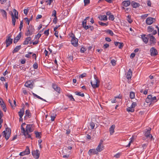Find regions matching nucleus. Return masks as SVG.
Here are the masks:
<instances>
[{"instance_id":"1","label":"nucleus","mask_w":159,"mask_h":159,"mask_svg":"<svg viewBox=\"0 0 159 159\" xmlns=\"http://www.w3.org/2000/svg\"><path fill=\"white\" fill-rule=\"evenodd\" d=\"M25 125V123H22L21 126V132L26 137L30 138L31 136L29 133L33 131L34 129L33 127V125L31 124H28L27 125L26 128V130L24 128L23 126Z\"/></svg>"},{"instance_id":"2","label":"nucleus","mask_w":159,"mask_h":159,"mask_svg":"<svg viewBox=\"0 0 159 159\" xmlns=\"http://www.w3.org/2000/svg\"><path fill=\"white\" fill-rule=\"evenodd\" d=\"M100 81L96 75H94V80L91 82L92 87L94 89L98 87L99 85Z\"/></svg>"},{"instance_id":"3","label":"nucleus","mask_w":159,"mask_h":159,"mask_svg":"<svg viewBox=\"0 0 159 159\" xmlns=\"http://www.w3.org/2000/svg\"><path fill=\"white\" fill-rule=\"evenodd\" d=\"M145 101L147 103H150V104H151L157 102V100L156 96L152 97V95H148Z\"/></svg>"},{"instance_id":"4","label":"nucleus","mask_w":159,"mask_h":159,"mask_svg":"<svg viewBox=\"0 0 159 159\" xmlns=\"http://www.w3.org/2000/svg\"><path fill=\"white\" fill-rule=\"evenodd\" d=\"M34 26L30 25L27 27V30L25 33L26 36H31L34 33Z\"/></svg>"},{"instance_id":"5","label":"nucleus","mask_w":159,"mask_h":159,"mask_svg":"<svg viewBox=\"0 0 159 159\" xmlns=\"http://www.w3.org/2000/svg\"><path fill=\"white\" fill-rule=\"evenodd\" d=\"M13 12L14 14H13V13H11L12 23L14 26H15L16 21V19H17L18 18V12L15 9H14L13 10Z\"/></svg>"},{"instance_id":"6","label":"nucleus","mask_w":159,"mask_h":159,"mask_svg":"<svg viewBox=\"0 0 159 159\" xmlns=\"http://www.w3.org/2000/svg\"><path fill=\"white\" fill-rule=\"evenodd\" d=\"M11 130L8 128H6V130H4L2 133L3 137H5L6 140H7L10 137L11 134Z\"/></svg>"},{"instance_id":"7","label":"nucleus","mask_w":159,"mask_h":159,"mask_svg":"<svg viewBox=\"0 0 159 159\" xmlns=\"http://www.w3.org/2000/svg\"><path fill=\"white\" fill-rule=\"evenodd\" d=\"M72 38L71 43L75 47H77L78 45V39L75 38V35L71 33L70 36Z\"/></svg>"},{"instance_id":"8","label":"nucleus","mask_w":159,"mask_h":159,"mask_svg":"<svg viewBox=\"0 0 159 159\" xmlns=\"http://www.w3.org/2000/svg\"><path fill=\"white\" fill-rule=\"evenodd\" d=\"M152 34H148L147 36L149 38L150 45L152 46L155 44L156 42V39Z\"/></svg>"},{"instance_id":"9","label":"nucleus","mask_w":159,"mask_h":159,"mask_svg":"<svg viewBox=\"0 0 159 159\" xmlns=\"http://www.w3.org/2000/svg\"><path fill=\"white\" fill-rule=\"evenodd\" d=\"M11 35L9 34L7 36V39L6 40V47H7L12 43L13 39L11 38Z\"/></svg>"},{"instance_id":"10","label":"nucleus","mask_w":159,"mask_h":159,"mask_svg":"<svg viewBox=\"0 0 159 159\" xmlns=\"http://www.w3.org/2000/svg\"><path fill=\"white\" fill-rule=\"evenodd\" d=\"M156 20L155 19L151 17H148L146 20V22L147 25H151Z\"/></svg>"},{"instance_id":"11","label":"nucleus","mask_w":159,"mask_h":159,"mask_svg":"<svg viewBox=\"0 0 159 159\" xmlns=\"http://www.w3.org/2000/svg\"><path fill=\"white\" fill-rule=\"evenodd\" d=\"M151 55L152 57H155L158 54L157 49L154 47H152L150 49Z\"/></svg>"},{"instance_id":"12","label":"nucleus","mask_w":159,"mask_h":159,"mask_svg":"<svg viewBox=\"0 0 159 159\" xmlns=\"http://www.w3.org/2000/svg\"><path fill=\"white\" fill-rule=\"evenodd\" d=\"M147 31L149 33H152V35H155L157 33L156 30H154V28L152 26H148L147 29Z\"/></svg>"},{"instance_id":"13","label":"nucleus","mask_w":159,"mask_h":159,"mask_svg":"<svg viewBox=\"0 0 159 159\" xmlns=\"http://www.w3.org/2000/svg\"><path fill=\"white\" fill-rule=\"evenodd\" d=\"M32 154L34 157L36 159L39 158V152L38 150L32 152Z\"/></svg>"},{"instance_id":"14","label":"nucleus","mask_w":159,"mask_h":159,"mask_svg":"<svg viewBox=\"0 0 159 159\" xmlns=\"http://www.w3.org/2000/svg\"><path fill=\"white\" fill-rule=\"evenodd\" d=\"M33 83L31 80L27 81L25 84V86L27 87L32 89L33 87Z\"/></svg>"},{"instance_id":"15","label":"nucleus","mask_w":159,"mask_h":159,"mask_svg":"<svg viewBox=\"0 0 159 159\" xmlns=\"http://www.w3.org/2000/svg\"><path fill=\"white\" fill-rule=\"evenodd\" d=\"M98 153V152L96 149H90L89 151L88 152V153L89 155L93 154H97Z\"/></svg>"},{"instance_id":"16","label":"nucleus","mask_w":159,"mask_h":159,"mask_svg":"<svg viewBox=\"0 0 159 159\" xmlns=\"http://www.w3.org/2000/svg\"><path fill=\"white\" fill-rule=\"evenodd\" d=\"M31 114L30 113V111L29 110H26L25 111V119H27L30 118L31 116Z\"/></svg>"},{"instance_id":"17","label":"nucleus","mask_w":159,"mask_h":159,"mask_svg":"<svg viewBox=\"0 0 159 159\" xmlns=\"http://www.w3.org/2000/svg\"><path fill=\"white\" fill-rule=\"evenodd\" d=\"M52 87L55 91L59 93H60V89L57 84H53L52 85Z\"/></svg>"},{"instance_id":"18","label":"nucleus","mask_w":159,"mask_h":159,"mask_svg":"<svg viewBox=\"0 0 159 159\" xmlns=\"http://www.w3.org/2000/svg\"><path fill=\"white\" fill-rule=\"evenodd\" d=\"M21 33L20 32L14 38V43H16L21 37Z\"/></svg>"},{"instance_id":"19","label":"nucleus","mask_w":159,"mask_h":159,"mask_svg":"<svg viewBox=\"0 0 159 159\" xmlns=\"http://www.w3.org/2000/svg\"><path fill=\"white\" fill-rule=\"evenodd\" d=\"M0 12L3 18L6 19H7V13L3 9H0Z\"/></svg>"},{"instance_id":"20","label":"nucleus","mask_w":159,"mask_h":159,"mask_svg":"<svg viewBox=\"0 0 159 159\" xmlns=\"http://www.w3.org/2000/svg\"><path fill=\"white\" fill-rule=\"evenodd\" d=\"M150 130H148L145 133V135L147 138L152 139L153 137L152 135L150 134Z\"/></svg>"},{"instance_id":"21","label":"nucleus","mask_w":159,"mask_h":159,"mask_svg":"<svg viewBox=\"0 0 159 159\" xmlns=\"http://www.w3.org/2000/svg\"><path fill=\"white\" fill-rule=\"evenodd\" d=\"M132 72L131 69H130L129 70L126 76L127 78L129 80L132 77Z\"/></svg>"},{"instance_id":"22","label":"nucleus","mask_w":159,"mask_h":159,"mask_svg":"<svg viewBox=\"0 0 159 159\" xmlns=\"http://www.w3.org/2000/svg\"><path fill=\"white\" fill-rule=\"evenodd\" d=\"M145 34H143L141 35V38L142 39H143V42L145 43H147L148 41V37H146Z\"/></svg>"},{"instance_id":"23","label":"nucleus","mask_w":159,"mask_h":159,"mask_svg":"<svg viewBox=\"0 0 159 159\" xmlns=\"http://www.w3.org/2000/svg\"><path fill=\"white\" fill-rule=\"evenodd\" d=\"M131 5L133 8H136L139 7L140 5L138 2H136L134 1H132L131 2Z\"/></svg>"},{"instance_id":"24","label":"nucleus","mask_w":159,"mask_h":159,"mask_svg":"<svg viewBox=\"0 0 159 159\" xmlns=\"http://www.w3.org/2000/svg\"><path fill=\"white\" fill-rule=\"evenodd\" d=\"M31 40V38L30 37H28L26 38L25 41L24 42L23 44L24 45H26L29 43V42Z\"/></svg>"},{"instance_id":"25","label":"nucleus","mask_w":159,"mask_h":159,"mask_svg":"<svg viewBox=\"0 0 159 159\" xmlns=\"http://www.w3.org/2000/svg\"><path fill=\"white\" fill-rule=\"evenodd\" d=\"M123 6L125 7L129 6L130 4V2L129 0L125 1L122 3Z\"/></svg>"},{"instance_id":"26","label":"nucleus","mask_w":159,"mask_h":159,"mask_svg":"<svg viewBox=\"0 0 159 159\" xmlns=\"http://www.w3.org/2000/svg\"><path fill=\"white\" fill-rule=\"evenodd\" d=\"M24 109L22 108L21 109L20 111L18 112L20 118H21L24 113Z\"/></svg>"},{"instance_id":"27","label":"nucleus","mask_w":159,"mask_h":159,"mask_svg":"<svg viewBox=\"0 0 159 159\" xmlns=\"http://www.w3.org/2000/svg\"><path fill=\"white\" fill-rule=\"evenodd\" d=\"M104 146L103 145H101L100 144H98V146L96 148V150L98 151V152H100L103 149Z\"/></svg>"},{"instance_id":"28","label":"nucleus","mask_w":159,"mask_h":159,"mask_svg":"<svg viewBox=\"0 0 159 159\" xmlns=\"http://www.w3.org/2000/svg\"><path fill=\"white\" fill-rule=\"evenodd\" d=\"M115 126V125H112L109 129V131L111 135L114 132V129Z\"/></svg>"},{"instance_id":"29","label":"nucleus","mask_w":159,"mask_h":159,"mask_svg":"<svg viewBox=\"0 0 159 159\" xmlns=\"http://www.w3.org/2000/svg\"><path fill=\"white\" fill-rule=\"evenodd\" d=\"M21 48V46L19 45L16 46L14 48V50L13 51V53H14L17 52Z\"/></svg>"},{"instance_id":"30","label":"nucleus","mask_w":159,"mask_h":159,"mask_svg":"<svg viewBox=\"0 0 159 159\" xmlns=\"http://www.w3.org/2000/svg\"><path fill=\"white\" fill-rule=\"evenodd\" d=\"M99 19L101 20L104 21L107 20V16L105 15H102L99 17Z\"/></svg>"},{"instance_id":"31","label":"nucleus","mask_w":159,"mask_h":159,"mask_svg":"<svg viewBox=\"0 0 159 159\" xmlns=\"http://www.w3.org/2000/svg\"><path fill=\"white\" fill-rule=\"evenodd\" d=\"M127 20L130 24L133 22V20L131 19V16L130 15H128L127 17Z\"/></svg>"},{"instance_id":"32","label":"nucleus","mask_w":159,"mask_h":159,"mask_svg":"<svg viewBox=\"0 0 159 159\" xmlns=\"http://www.w3.org/2000/svg\"><path fill=\"white\" fill-rule=\"evenodd\" d=\"M126 110L127 111L131 112H133L134 111V109L133 107H132L131 106L127 108Z\"/></svg>"},{"instance_id":"33","label":"nucleus","mask_w":159,"mask_h":159,"mask_svg":"<svg viewBox=\"0 0 159 159\" xmlns=\"http://www.w3.org/2000/svg\"><path fill=\"white\" fill-rule=\"evenodd\" d=\"M107 33L110 34L111 36H113L114 35V33L113 32L110 30H107L105 31Z\"/></svg>"},{"instance_id":"34","label":"nucleus","mask_w":159,"mask_h":159,"mask_svg":"<svg viewBox=\"0 0 159 159\" xmlns=\"http://www.w3.org/2000/svg\"><path fill=\"white\" fill-rule=\"evenodd\" d=\"M26 155H28L30 153V150L28 147H27L25 150L24 151Z\"/></svg>"},{"instance_id":"35","label":"nucleus","mask_w":159,"mask_h":159,"mask_svg":"<svg viewBox=\"0 0 159 159\" xmlns=\"http://www.w3.org/2000/svg\"><path fill=\"white\" fill-rule=\"evenodd\" d=\"M130 140L129 141L128 144L126 146V147H130L131 143H132L134 141V139L133 137H132L130 139Z\"/></svg>"},{"instance_id":"36","label":"nucleus","mask_w":159,"mask_h":159,"mask_svg":"<svg viewBox=\"0 0 159 159\" xmlns=\"http://www.w3.org/2000/svg\"><path fill=\"white\" fill-rule=\"evenodd\" d=\"M98 23L100 25L102 26H107L108 25V22H107L106 23H104L102 22L99 21Z\"/></svg>"},{"instance_id":"37","label":"nucleus","mask_w":159,"mask_h":159,"mask_svg":"<svg viewBox=\"0 0 159 159\" xmlns=\"http://www.w3.org/2000/svg\"><path fill=\"white\" fill-rule=\"evenodd\" d=\"M75 94L76 95L80 96L82 97H84V93H81L80 92H75Z\"/></svg>"},{"instance_id":"38","label":"nucleus","mask_w":159,"mask_h":159,"mask_svg":"<svg viewBox=\"0 0 159 159\" xmlns=\"http://www.w3.org/2000/svg\"><path fill=\"white\" fill-rule=\"evenodd\" d=\"M129 97L131 99H133L135 98L134 93L133 92L130 93Z\"/></svg>"},{"instance_id":"39","label":"nucleus","mask_w":159,"mask_h":159,"mask_svg":"<svg viewBox=\"0 0 159 159\" xmlns=\"http://www.w3.org/2000/svg\"><path fill=\"white\" fill-rule=\"evenodd\" d=\"M67 96L70 99V100L71 101H75V99L73 98L72 95L71 94H68Z\"/></svg>"},{"instance_id":"40","label":"nucleus","mask_w":159,"mask_h":159,"mask_svg":"<svg viewBox=\"0 0 159 159\" xmlns=\"http://www.w3.org/2000/svg\"><path fill=\"white\" fill-rule=\"evenodd\" d=\"M35 134L36 135V138H40L41 137L40 136V132H35Z\"/></svg>"},{"instance_id":"41","label":"nucleus","mask_w":159,"mask_h":159,"mask_svg":"<svg viewBox=\"0 0 159 159\" xmlns=\"http://www.w3.org/2000/svg\"><path fill=\"white\" fill-rule=\"evenodd\" d=\"M108 19L110 20L113 21L114 20L115 18L113 15L111 14L109 16Z\"/></svg>"},{"instance_id":"42","label":"nucleus","mask_w":159,"mask_h":159,"mask_svg":"<svg viewBox=\"0 0 159 159\" xmlns=\"http://www.w3.org/2000/svg\"><path fill=\"white\" fill-rule=\"evenodd\" d=\"M90 126L91 128L92 129H93L95 126L94 123L93 122H91L90 123Z\"/></svg>"},{"instance_id":"43","label":"nucleus","mask_w":159,"mask_h":159,"mask_svg":"<svg viewBox=\"0 0 159 159\" xmlns=\"http://www.w3.org/2000/svg\"><path fill=\"white\" fill-rule=\"evenodd\" d=\"M33 67L35 69H36L38 68V65L37 62H35L34 64L33 65Z\"/></svg>"},{"instance_id":"44","label":"nucleus","mask_w":159,"mask_h":159,"mask_svg":"<svg viewBox=\"0 0 159 159\" xmlns=\"http://www.w3.org/2000/svg\"><path fill=\"white\" fill-rule=\"evenodd\" d=\"M57 12L55 10H53L52 12V16H54L55 17H57Z\"/></svg>"},{"instance_id":"45","label":"nucleus","mask_w":159,"mask_h":159,"mask_svg":"<svg viewBox=\"0 0 159 159\" xmlns=\"http://www.w3.org/2000/svg\"><path fill=\"white\" fill-rule=\"evenodd\" d=\"M111 63L113 66H115L116 64V61L114 59H112L111 61Z\"/></svg>"},{"instance_id":"46","label":"nucleus","mask_w":159,"mask_h":159,"mask_svg":"<svg viewBox=\"0 0 159 159\" xmlns=\"http://www.w3.org/2000/svg\"><path fill=\"white\" fill-rule=\"evenodd\" d=\"M124 46V44L123 43H119L118 45V47L119 48L121 49Z\"/></svg>"},{"instance_id":"47","label":"nucleus","mask_w":159,"mask_h":159,"mask_svg":"<svg viewBox=\"0 0 159 159\" xmlns=\"http://www.w3.org/2000/svg\"><path fill=\"white\" fill-rule=\"evenodd\" d=\"M90 2V0H84V6H86V5L89 4Z\"/></svg>"},{"instance_id":"48","label":"nucleus","mask_w":159,"mask_h":159,"mask_svg":"<svg viewBox=\"0 0 159 159\" xmlns=\"http://www.w3.org/2000/svg\"><path fill=\"white\" fill-rule=\"evenodd\" d=\"M44 33L46 36H48L49 34V29H48V30H45L44 32Z\"/></svg>"},{"instance_id":"49","label":"nucleus","mask_w":159,"mask_h":159,"mask_svg":"<svg viewBox=\"0 0 159 159\" xmlns=\"http://www.w3.org/2000/svg\"><path fill=\"white\" fill-rule=\"evenodd\" d=\"M57 17H55L53 20V22L54 23L56 24L57 23Z\"/></svg>"},{"instance_id":"50","label":"nucleus","mask_w":159,"mask_h":159,"mask_svg":"<svg viewBox=\"0 0 159 159\" xmlns=\"http://www.w3.org/2000/svg\"><path fill=\"white\" fill-rule=\"evenodd\" d=\"M1 107L2 108L3 111L4 112H6V111H7V108L6 107L5 104L3 106H2Z\"/></svg>"},{"instance_id":"51","label":"nucleus","mask_w":159,"mask_h":159,"mask_svg":"<svg viewBox=\"0 0 159 159\" xmlns=\"http://www.w3.org/2000/svg\"><path fill=\"white\" fill-rule=\"evenodd\" d=\"M23 21H21L20 22V27H19L20 30V31L21 30L23 27Z\"/></svg>"},{"instance_id":"52","label":"nucleus","mask_w":159,"mask_h":159,"mask_svg":"<svg viewBox=\"0 0 159 159\" xmlns=\"http://www.w3.org/2000/svg\"><path fill=\"white\" fill-rule=\"evenodd\" d=\"M52 1V0H47L46 1V2L47 3V4L50 5Z\"/></svg>"},{"instance_id":"53","label":"nucleus","mask_w":159,"mask_h":159,"mask_svg":"<svg viewBox=\"0 0 159 159\" xmlns=\"http://www.w3.org/2000/svg\"><path fill=\"white\" fill-rule=\"evenodd\" d=\"M41 34L39 33H38V34H37L35 36V38L36 39H39L40 37L41 36Z\"/></svg>"},{"instance_id":"54","label":"nucleus","mask_w":159,"mask_h":159,"mask_svg":"<svg viewBox=\"0 0 159 159\" xmlns=\"http://www.w3.org/2000/svg\"><path fill=\"white\" fill-rule=\"evenodd\" d=\"M25 20L27 22L28 25H29L30 21L31 20V19H29L28 18H25Z\"/></svg>"},{"instance_id":"55","label":"nucleus","mask_w":159,"mask_h":159,"mask_svg":"<svg viewBox=\"0 0 159 159\" xmlns=\"http://www.w3.org/2000/svg\"><path fill=\"white\" fill-rule=\"evenodd\" d=\"M137 105V103L135 102H133L132 104L131 105V106L132 107H133L134 108Z\"/></svg>"},{"instance_id":"56","label":"nucleus","mask_w":159,"mask_h":159,"mask_svg":"<svg viewBox=\"0 0 159 159\" xmlns=\"http://www.w3.org/2000/svg\"><path fill=\"white\" fill-rule=\"evenodd\" d=\"M86 51L84 47H82L80 49V51L81 53H84Z\"/></svg>"},{"instance_id":"57","label":"nucleus","mask_w":159,"mask_h":159,"mask_svg":"<svg viewBox=\"0 0 159 159\" xmlns=\"http://www.w3.org/2000/svg\"><path fill=\"white\" fill-rule=\"evenodd\" d=\"M28 12V9H25L24 10V13L25 14L27 15Z\"/></svg>"},{"instance_id":"58","label":"nucleus","mask_w":159,"mask_h":159,"mask_svg":"<svg viewBox=\"0 0 159 159\" xmlns=\"http://www.w3.org/2000/svg\"><path fill=\"white\" fill-rule=\"evenodd\" d=\"M135 54L134 53H131L130 57L131 58L133 59L135 57Z\"/></svg>"},{"instance_id":"59","label":"nucleus","mask_w":159,"mask_h":159,"mask_svg":"<svg viewBox=\"0 0 159 159\" xmlns=\"http://www.w3.org/2000/svg\"><path fill=\"white\" fill-rule=\"evenodd\" d=\"M86 19H84L82 22V25L83 26L85 25L86 24Z\"/></svg>"},{"instance_id":"60","label":"nucleus","mask_w":159,"mask_h":159,"mask_svg":"<svg viewBox=\"0 0 159 159\" xmlns=\"http://www.w3.org/2000/svg\"><path fill=\"white\" fill-rule=\"evenodd\" d=\"M86 75V74L85 73H84L80 75L79 76V78H83L84 77H85Z\"/></svg>"},{"instance_id":"61","label":"nucleus","mask_w":159,"mask_h":159,"mask_svg":"<svg viewBox=\"0 0 159 159\" xmlns=\"http://www.w3.org/2000/svg\"><path fill=\"white\" fill-rule=\"evenodd\" d=\"M26 62V60L25 59H22L20 61V63L22 64H24Z\"/></svg>"},{"instance_id":"62","label":"nucleus","mask_w":159,"mask_h":159,"mask_svg":"<svg viewBox=\"0 0 159 159\" xmlns=\"http://www.w3.org/2000/svg\"><path fill=\"white\" fill-rule=\"evenodd\" d=\"M56 115H55V116H51V120L52 121H53L56 118Z\"/></svg>"},{"instance_id":"63","label":"nucleus","mask_w":159,"mask_h":159,"mask_svg":"<svg viewBox=\"0 0 159 159\" xmlns=\"http://www.w3.org/2000/svg\"><path fill=\"white\" fill-rule=\"evenodd\" d=\"M32 94L34 97H36L37 98H38V99H39L40 98V97L38 95H37L36 94L32 93Z\"/></svg>"},{"instance_id":"64","label":"nucleus","mask_w":159,"mask_h":159,"mask_svg":"<svg viewBox=\"0 0 159 159\" xmlns=\"http://www.w3.org/2000/svg\"><path fill=\"white\" fill-rule=\"evenodd\" d=\"M120 154L119 153H118L115 155H114V157L116 158H118L120 157Z\"/></svg>"}]
</instances>
